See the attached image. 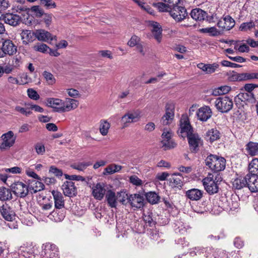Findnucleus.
Returning a JSON list of instances; mask_svg holds the SVG:
<instances>
[{
    "label": "nucleus",
    "instance_id": "f257e3e1",
    "mask_svg": "<svg viewBox=\"0 0 258 258\" xmlns=\"http://www.w3.org/2000/svg\"><path fill=\"white\" fill-rule=\"evenodd\" d=\"M220 179L221 177H219L218 174L209 173L202 180L203 185L206 191L210 195L217 193Z\"/></svg>",
    "mask_w": 258,
    "mask_h": 258
},
{
    "label": "nucleus",
    "instance_id": "f03ea898",
    "mask_svg": "<svg viewBox=\"0 0 258 258\" xmlns=\"http://www.w3.org/2000/svg\"><path fill=\"white\" fill-rule=\"evenodd\" d=\"M205 164L215 172L223 170L226 166V160L222 157L210 154L205 159Z\"/></svg>",
    "mask_w": 258,
    "mask_h": 258
},
{
    "label": "nucleus",
    "instance_id": "7ed1b4c3",
    "mask_svg": "<svg viewBox=\"0 0 258 258\" xmlns=\"http://www.w3.org/2000/svg\"><path fill=\"white\" fill-rule=\"evenodd\" d=\"M142 117L141 111L135 109L126 112L120 119L122 128L128 127L131 123L139 121Z\"/></svg>",
    "mask_w": 258,
    "mask_h": 258
},
{
    "label": "nucleus",
    "instance_id": "20e7f679",
    "mask_svg": "<svg viewBox=\"0 0 258 258\" xmlns=\"http://www.w3.org/2000/svg\"><path fill=\"white\" fill-rule=\"evenodd\" d=\"M0 150L6 151L10 149L15 143L16 137L13 132L10 131L1 136Z\"/></svg>",
    "mask_w": 258,
    "mask_h": 258
},
{
    "label": "nucleus",
    "instance_id": "39448f33",
    "mask_svg": "<svg viewBox=\"0 0 258 258\" xmlns=\"http://www.w3.org/2000/svg\"><path fill=\"white\" fill-rule=\"evenodd\" d=\"M215 105L218 111L222 113H226L232 108L233 101L231 99L227 96L219 97L215 100Z\"/></svg>",
    "mask_w": 258,
    "mask_h": 258
},
{
    "label": "nucleus",
    "instance_id": "423d86ee",
    "mask_svg": "<svg viewBox=\"0 0 258 258\" xmlns=\"http://www.w3.org/2000/svg\"><path fill=\"white\" fill-rule=\"evenodd\" d=\"M165 113L161 118V122L163 125L170 124L174 119L175 103L167 102L165 107Z\"/></svg>",
    "mask_w": 258,
    "mask_h": 258
},
{
    "label": "nucleus",
    "instance_id": "0eeeda50",
    "mask_svg": "<svg viewBox=\"0 0 258 258\" xmlns=\"http://www.w3.org/2000/svg\"><path fill=\"white\" fill-rule=\"evenodd\" d=\"M106 185L103 182L93 184L91 187V194L94 198L98 201H101L104 197L107 190Z\"/></svg>",
    "mask_w": 258,
    "mask_h": 258
},
{
    "label": "nucleus",
    "instance_id": "6e6552de",
    "mask_svg": "<svg viewBox=\"0 0 258 258\" xmlns=\"http://www.w3.org/2000/svg\"><path fill=\"white\" fill-rule=\"evenodd\" d=\"M177 5L172 7L171 10L170 11L171 16L177 22H180L185 18L187 16L186 9L182 7L179 6Z\"/></svg>",
    "mask_w": 258,
    "mask_h": 258
},
{
    "label": "nucleus",
    "instance_id": "1a4fd4ad",
    "mask_svg": "<svg viewBox=\"0 0 258 258\" xmlns=\"http://www.w3.org/2000/svg\"><path fill=\"white\" fill-rule=\"evenodd\" d=\"M180 136L182 137H188L189 134L192 133L191 125L189 124V119L186 115H182L180 120Z\"/></svg>",
    "mask_w": 258,
    "mask_h": 258
},
{
    "label": "nucleus",
    "instance_id": "9d476101",
    "mask_svg": "<svg viewBox=\"0 0 258 258\" xmlns=\"http://www.w3.org/2000/svg\"><path fill=\"white\" fill-rule=\"evenodd\" d=\"M11 187L13 192L18 197H25L28 193V185L22 182H16L12 184Z\"/></svg>",
    "mask_w": 258,
    "mask_h": 258
},
{
    "label": "nucleus",
    "instance_id": "9b49d317",
    "mask_svg": "<svg viewBox=\"0 0 258 258\" xmlns=\"http://www.w3.org/2000/svg\"><path fill=\"white\" fill-rule=\"evenodd\" d=\"M172 134L171 131L164 130L162 135V141L163 147L165 149L173 148L176 146V144L171 139Z\"/></svg>",
    "mask_w": 258,
    "mask_h": 258
},
{
    "label": "nucleus",
    "instance_id": "f8f14e48",
    "mask_svg": "<svg viewBox=\"0 0 258 258\" xmlns=\"http://www.w3.org/2000/svg\"><path fill=\"white\" fill-rule=\"evenodd\" d=\"M63 100L58 98H48L46 100V105L52 108L55 112H63Z\"/></svg>",
    "mask_w": 258,
    "mask_h": 258
},
{
    "label": "nucleus",
    "instance_id": "ddd939ff",
    "mask_svg": "<svg viewBox=\"0 0 258 258\" xmlns=\"http://www.w3.org/2000/svg\"><path fill=\"white\" fill-rule=\"evenodd\" d=\"M234 25V20L229 16H226L223 20H220L217 24V26L220 29L222 33L224 31L230 30Z\"/></svg>",
    "mask_w": 258,
    "mask_h": 258
},
{
    "label": "nucleus",
    "instance_id": "4468645a",
    "mask_svg": "<svg viewBox=\"0 0 258 258\" xmlns=\"http://www.w3.org/2000/svg\"><path fill=\"white\" fill-rule=\"evenodd\" d=\"M35 37L39 41L48 43H50L53 40H56L55 36L52 35L50 32L44 29L36 30Z\"/></svg>",
    "mask_w": 258,
    "mask_h": 258
},
{
    "label": "nucleus",
    "instance_id": "2eb2a0df",
    "mask_svg": "<svg viewBox=\"0 0 258 258\" xmlns=\"http://www.w3.org/2000/svg\"><path fill=\"white\" fill-rule=\"evenodd\" d=\"M196 114L199 120L206 121L211 117L212 111L209 106L205 105L198 110Z\"/></svg>",
    "mask_w": 258,
    "mask_h": 258
},
{
    "label": "nucleus",
    "instance_id": "dca6fc26",
    "mask_svg": "<svg viewBox=\"0 0 258 258\" xmlns=\"http://www.w3.org/2000/svg\"><path fill=\"white\" fill-rule=\"evenodd\" d=\"M247 186L249 189L253 192L258 191V175L255 174L248 173L246 175Z\"/></svg>",
    "mask_w": 258,
    "mask_h": 258
},
{
    "label": "nucleus",
    "instance_id": "f3484780",
    "mask_svg": "<svg viewBox=\"0 0 258 258\" xmlns=\"http://www.w3.org/2000/svg\"><path fill=\"white\" fill-rule=\"evenodd\" d=\"M149 25L151 28V32L155 39L160 43L162 38V29L161 26L157 22L150 21Z\"/></svg>",
    "mask_w": 258,
    "mask_h": 258
},
{
    "label": "nucleus",
    "instance_id": "a211bd4d",
    "mask_svg": "<svg viewBox=\"0 0 258 258\" xmlns=\"http://www.w3.org/2000/svg\"><path fill=\"white\" fill-rule=\"evenodd\" d=\"M190 149L192 152H197L200 146L202 144V141L197 134H189L187 137Z\"/></svg>",
    "mask_w": 258,
    "mask_h": 258
},
{
    "label": "nucleus",
    "instance_id": "6ab92c4d",
    "mask_svg": "<svg viewBox=\"0 0 258 258\" xmlns=\"http://www.w3.org/2000/svg\"><path fill=\"white\" fill-rule=\"evenodd\" d=\"M63 102V112L74 110L77 108L79 105V101L69 97L65 98Z\"/></svg>",
    "mask_w": 258,
    "mask_h": 258
},
{
    "label": "nucleus",
    "instance_id": "aec40b11",
    "mask_svg": "<svg viewBox=\"0 0 258 258\" xmlns=\"http://www.w3.org/2000/svg\"><path fill=\"white\" fill-rule=\"evenodd\" d=\"M0 212L3 217L7 221H12L15 218V214L7 204L0 207Z\"/></svg>",
    "mask_w": 258,
    "mask_h": 258
},
{
    "label": "nucleus",
    "instance_id": "412c9836",
    "mask_svg": "<svg viewBox=\"0 0 258 258\" xmlns=\"http://www.w3.org/2000/svg\"><path fill=\"white\" fill-rule=\"evenodd\" d=\"M62 189L64 195L70 197L75 196L77 194L75 183L71 181L64 182L62 185Z\"/></svg>",
    "mask_w": 258,
    "mask_h": 258
},
{
    "label": "nucleus",
    "instance_id": "4be33fe9",
    "mask_svg": "<svg viewBox=\"0 0 258 258\" xmlns=\"http://www.w3.org/2000/svg\"><path fill=\"white\" fill-rule=\"evenodd\" d=\"M44 252L46 258H58L57 247L53 244H46L44 248Z\"/></svg>",
    "mask_w": 258,
    "mask_h": 258
},
{
    "label": "nucleus",
    "instance_id": "5701e85b",
    "mask_svg": "<svg viewBox=\"0 0 258 258\" xmlns=\"http://www.w3.org/2000/svg\"><path fill=\"white\" fill-rule=\"evenodd\" d=\"M144 197L140 194L129 196V203L133 207L140 209L144 206Z\"/></svg>",
    "mask_w": 258,
    "mask_h": 258
},
{
    "label": "nucleus",
    "instance_id": "b1692460",
    "mask_svg": "<svg viewBox=\"0 0 258 258\" xmlns=\"http://www.w3.org/2000/svg\"><path fill=\"white\" fill-rule=\"evenodd\" d=\"M127 45L131 47H136V49L141 54H144V47L142 43L141 39L137 35H133L128 41Z\"/></svg>",
    "mask_w": 258,
    "mask_h": 258
},
{
    "label": "nucleus",
    "instance_id": "393cba45",
    "mask_svg": "<svg viewBox=\"0 0 258 258\" xmlns=\"http://www.w3.org/2000/svg\"><path fill=\"white\" fill-rule=\"evenodd\" d=\"M2 49L4 55L7 54L10 55H13L17 50V47L11 40L9 39L6 40L3 42Z\"/></svg>",
    "mask_w": 258,
    "mask_h": 258
},
{
    "label": "nucleus",
    "instance_id": "a878e982",
    "mask_svg": "<svg viewBox=\"0 0 258 258\" xmlns=\"http://www.w3.org/2000/svg\"><path fill=\"white\" fill-rule=\"evenodd\" d=\"M51 194L53 196L55 209L59 210L64 208V200L62 194L57 190H52Z\"/></svg>",
    "mask_w": 258,
    "mask_h": 258
},
{
    "label": "nucleus",
    "instance_id": "bb28decb",
    "mask_svg": "<svg viewBox=\"0 0 258 258\" xmlns=\"http://www.w3.org/2000/svg\"><path fill=\"white\" fill-rule=\"evenodd\" d=\"M3 19L6 23L13 26H17L21 21V18L19 16L11 13L5 15Z\"/></svg>",
    "mask_w": 258,
    "mask_h": 258
},
{
    "label": "nucleus",
    "instance_id": "cd10ccee",
    "mask_svg": "<svg viewBox=\"0 0 258 258\" xmlns=\"http://www.w3.org/2000/svg\"><path fill=\"white\" fill-rule=\"evenodd\" d=\"M21 37L23 43L28 44L29 43L32 42L36 38L35 31L32 32L28 30H24L21 33Z\"/></svg>",
    "mask_w": 258,
    "mask_h": 258
},
{
    "label": "nucleus",
    "instance_id": "c85d7f7f",
    "mask_svg": "<svg viewBox=\"0 0 258 258\" xmlns=\"http://www.w3.org/2000/svg\"><path fill=\"white\" fill-rule=\"evenodd\" d=\"M203 191L198 188H192L187 190L185 196L191 201L200 200L203 197Z\"/></svg>",
    "mask_w": 258,
    "mask_h": 258
},
{
    "label": "nucleus",
    "instance_id": "c756f323",
    "mask_svg": "<svg viewBox=\"0 0 258 258\" xmlns=\"http://www.w3.org/2000/svg\"><path fill=\"white\" fill-rule=\"evenodd\" d=\"M107 204L111 208H116L117 203V194L111 189H108L105 194Z\"/></svg>",
    "mask_w": 258,
    "mask_h": 258
},
{
    "label": "nucleus",
    "instance_id": "7c9ffc66",
    "mask_svg": "<svg viewBox=\"0 0 258 258\" xmlns=\"http://www.w3.org/2000/svg\"><path fill=\"white\" fill-rule=\"evenodd\" d=\"M28 185L29 189L34 193L42 190L44 188V185L41 182L34 179L29 180Z\"/></svg>",
    "mask_w": 258,
    "mask_h": 258
},
{
    "label": "nucleus",
    "instance_id": "2f4dec72",
    "mask_svg": "<svg viewBox=\"0 0 258 258\" xmlns=\"http://www.w3.org/2000/svg\"><path fill=\"white\" fill-rule=\"evenodd\" d=\"M213 251V249L211 248H201L199 247H195L193 250L190 252L191 256H194L197 255H200L202 253H204V256L206 257H210L211 258V253Z\"/></svg>",
    "mask_w": 258,
    "mask_h": 258
},
{
    "label": "nucleus",
    "instance_id": "473e14b6",
    "mask_svg": "<svg viewBox=\"0 0 258 258\" xmlns=\"http://www.w3.org/2000/svg\"><path fill=\"white\" fill-rule=\"evenodd\" d=\"M122 168V167L121 165L111 164L104 168L102 174L103 175L113 174L115 173L118 172Z\"/></svg>",
    "mask_w": 258,
    "mask_h": 258
},
{
    "label": "nucleus",
    "instance_id": "72a5a7b5",
    "mask_svg": "<svg viewBox=\"0 0 258 258\" xmlns=\"http://www.w3.org/2000/svg\"><path fill=\"white\" fill-rule=\"evenodd\" d=\"M206 13L199 8L193 9L190 13V16L193 19L197 21L203 20L206 17Z\"/></svg>",
    "mask_w": 258,
    "mask_h": 258
},
{
    "label": "nucleus",
    "instance_id": "f704fd0d",
    "mask_svg": "<svg viewBox=\"0 0 258 258\" xmlns=\"http://www.w3.org/2000/svg\"><path fill=\"white\" fill-rule=\"evenodd\" d=\"M230 198H228L226 196H222L220 198L219 201V207H220V209L219 210L218 212H215V209L216 208V206H214V209L213 210L214 214H218L220 213L222 210H226L227 208H229V206L228 204H229V200Z\"/></svg>",
    "mask_w": 258,
    "mask_h": 258
},
{
    "label": "nucleus",
    "instance_id": "c9c22d12",
    "mask_svg": "<svg viewBox=\"0 0 258 258\" xmlns=\"http://www.w3.org/2000/svg\"><path fill=\"white\" fill-rule=\"evenodd\" d=\"M199 31L202 33H208L212 37L218 36L222 34L221 31L215 27L201 28L199 30Z\"/></svg>",
    "mask_w": 258,
    "mask_h": 258
},
{
    "label": "nucleus",
    "instance_id": "e433bc0d",
    "mask_svg": "<svg viewBox=\"0 0 258 258\" xmlns=\"http://www.w3.org/2000/svg\"><path fill=\"white\" fill-rule=\"evenodd\" d=\"M168 4H165L162 2H159L154 4V6L158 9L160 12H169L171 10L172 8L174 5H177V4H171L167 3Z\"/></svg>",
    "mask_w": 258,
    "mask_h": 258
},
{
    "label": "nucleus",
    "instance_id": "4c0bfd02",
    "mask_svg": "<svg viewBox=\"0 0 258 258\" xmlns=\"http://www.w3.org/2000/svg\"><path fill=\"white\" fill-rule=\"evenodd\" d=\"M220 133L218 130L212 128L209 130L206 134V138L207 141L213 142L219 138Z\"/></svg>",
    "mask_w": 258,
    "mask_h": 258
},
{
    "label": "nucleus",
    "instance_id": "58836bf2",
    "mask_svg": "<svg viewBox=\"0 0 258 258\" xmlns=\"http://www.w3.org/2000/svg\"><path fill=\"white\" fill-rule=\"evenodd\" d=\"M92 163L90 161L78 162L73 163L71 167L74 169L79 171H84L88 166H90Z\"/></svg>",
    "mask_w": 258,
    "mask_h": 258
},
{
    "label": "nucleus",
    "instance_id": "ea45409f",
    "mask_svg": "<svg viewBox=\"0 0 258 258\" xmlns=\"http://www.w3.org/2000/svg\"><path fill=\"white\" fill-rule=\"evenodd\" d=\"M49 219L54 222H60L64 219L65 215L62 212H59L58 209L54 210L49 214Z\"/></svg>",
    "mask_w": 258,
    "mask_h": 258
},
{
    "label": "nucleus",
    "instance_id": "a19ab883",
    "mask_svg": "<svg viewBox=\"0 0 258 258\" xmlns=\"http://www.w3.org/2000/svg\"><path fill=\"white\" fill-rule=\"evenodd\" d=\"M232 184L233 187L236 189H240L247 185V179L246 176L245 177H239L235 179Z\"/></svg>",
    "mask_w": 258,
    "mask_h": 258
},
{
    "label": "nucleus",
    "instance_id": "79ce46f5",
    "mask_svg": "<svg viewBox=\"0 0 258 258\" xmlns=\"http://www.w3.org/2000/svg\"><path fill=\"white\" fill-rule=\"evenodd\" d=\"M247 153L251 156H255L258 153V143L249 142L246 145Z\"/></svg>",
    "mask_w": 258,
    "mask_h": 258
},
{
    "label": "nucleus",
    "instance_id": "37998d69",
    "mask_svg": "<svg viewBox=\"0 0 258 258\" xmlns=\"http://www.w3.org/2000/svg\"><path fill=\"white\" fill-rule=\"evenodd\" d=\"M231 89L229 86H222L215 88L212 91V95L214 96H219L228 93Z\"/></svg>",
    "mask_w": 258,
    "mask_h": 258
},
{
    "label": "nucleus",
    "instance_id": "c03bdc74",
    "mask_svg": "<svg viewBox=\"0 0 258 258\" xmlns=\"http://www.w3.org/2000/svg\"><path fill=\"white\" fill-rule=\"evenodd\" d=\"M110 127V124L106 120H101L99 125V131L101 135L106 136Z\"/></svg>",
    "mask_w": 258,
    "mask_h": 258
},
{
    "label": "nucleus",
    "instance_id": "a18cd8bd",
    "mask_svg": "<svg viewBox=\"0 0 258 258\" xmlns=\"http://www.w3.org/2000/svg\"><path fill=\"white\" fill-rule=\"evenodd\" d=\"M12 199L10 189L5 187H0V200L7 201Z\"/></svg>",
    "mask_w": 258,
    "mask_h": 258
},
{
    "label": "nucleus",
    "instance_id": "49530a36",
    "mask_svg": "<svg viewBox=\"0 0 258 258\" xmlns=\"http://www.w3.org/2000/svg\"><path fill=\"white\" fill-rule=\"evenodd\" d=\"M146 197L147 200L152 204H157L159 200L160 197L155 192L150 191L146 194Z\"/></svg>",
    "mask_w": 258,
    "mask_h": 258
},
{
    "label": "nucleus",
    "instance_id": "de8ad7c7",
    "mask_svg": "<svg viewBox=\"0 0 258 258\" xmlns=\"http://www.w3.org/2000/svg\"><path fill=\"white\" fill-rule=\"evenodd\" d=\"M227 79L229 81H242L241 73L230 71L227 73Z\"/></svg>",
    "mask_w": 258,
    "mask_h": 258
},
{
    "label": "nucleus",
    "instance_id": "09e8293b",
    "mask_svg": "<svg viewBox=\"0 0 258 258\" xmlns=\"http://www.w3.org/2000/svg\"><path fill=\"white\" fill-rule=\"evenodd\" d=\"M137 4L143 10L151 15H155L154 10L148 4L145 3L142 0H140Z\"/></svg>",
    "mask_w": 258,
    "mask_h": 258
},
{
    "label": "nucleus",
    "instance_id": "8fccbe9b",
    "mask_svg": "<svg viewBox=\"0 0 258 258\" xmlns=\"http://www.w3.org/2000/svg\"><path fill=\"white\" fill-rule=\"evenodd\" d=\"M249 174L258 175V158L253 159L249 165Z\"/></svg>",
    "mask_w": 258,
    "mask_h": 258
},
{
    "label": "nucleus",
    "instance_id": "3c124183",
    "mask_svg": "<svg viewBox=\"0 0 258 258\" xmlns=\"http://www.w3.org/2000/svg\"><path fill=\"white\" fill-rule=\"evenodd\" d=\"M33 48L36 51L45 53L48 52L49 47L45 44L38 43L33 46Z\"/></svg>",
    "mask_w": 258,
    "mask_h": 258
},
{
    "label": "nucleus",
    "instance_id": "603ef678",
    "mask_svg": "<svg viewBox=\"0 0 258 258\" xmlns=\"http://www.w3.org/2000/svg\"><path fill=\"white\" fill-rule=\"evenodd\" d=\"M117 201L122 203L123 205L126 204L129 202V196L124 191H120L117 193Z\"/></svg>",
    "mask_w": 258,
    "mask_h": 258
},
{
    "label": "nucleus",
    "instance_id": "864d4df0",
    "mask_svg": "<svg viewBox=\"0 0 258 258\" xmlns=\"http://www.w3.org/2000/svg\"><path fill=\"white\" fill-rule=\"evenodd\" d=\"M43 76L48 85H52L55 83L56 80L51 73L44 71L43 73Z\"/></svg>",
    "mask_w": 258,
    "mask_h": 258
},
{
    "label": "nucleus",
    "instance_id": "5fc2aeb1",
    "mask_svg": "<svg viewBox=\"0 0 258 258\" xmlns=\"http://www.w3.org/2000/svg\"><path fill=\"white\" fill-rule=\"evenodd\" d=\"M19 85H23L27 84L31 82V78L29 77L27 73H23L19 75Z\"/></svg>",
    "mask_w": 258,
    "mask_h": 258
},
{
    "label": "nucleus",
    "instance_id": "6e6d98bb",
    "mask_svg": "<svg viewBox=\"0 0 258 258\" xmlns=\"http://www.w3.org/2000/svg\"><path fill=\"white\" fill-rule=\"evenodd\" d=\"M214 257V258H229L228 254L224 250L220 249L214 250L213 249V251L211 254Z\"/></svg>",
    "mask_w": 258,
    "mask_h": 258
},
{
    "label": "nucleus",
    "instance_id": "4d7b16f0",
    "mask_svg": "<svg viewBox=\"0 0 258 258\" xmlns=\"http://www.w3.org/2000/svg\"><path fill=\"white\" fill-rule=\"evenodd\" d=\"M170 185L172 187L181 186V180L179 177L172 175L169 179Z\"/></svg>",
    "mask_w": 258,
    "mask_h": 258
},
{
    "label": "nucleus",
    "instance_id": "13d9d810",
    "mask_svg": "<svg viewBox=\"0 0 258 258\" xmlns=\"http://www.w3.org/2000/svg\"><path fill=\"white\" fill-rule=\"evenodd\" d=\"M40 4L46 9H54L57 7L56 4L52 0H40Z\"/></svg>",
    "mask_w": 258,
    "mask_h": 258
},
{
    "label": "nucleus",
    "instance_id": "bf43d9fd",
    "mask_svg": "<svg viewBox=\"0 0 258 258\" xmlns=\"http://www.w3.org/2000/svg\"><path fill=\"white\" fill-rule=\"evenodd\" d=\"M68 96L71 98H77L80 96L79 91L74 88H67L66 89Z\"/></svg>",
    "mask_w": 258,
    "mask_h": 258
},
{
    "label": "nucleus",
    "instance_id": "052dcab7",
    "mask_svg": "<svg viewBox=\"0 0 258 258\" xmlns=\"http://www.w3.org/2000/svg\"><path fill=\"white\" fill-rule=\"evenodd\" d=\"M28 97L31 99L37 100L39 99L40 96L38 93L33 89L29 88L27 91Z\"/></svg>",
    "mask_w": 258,
    "mask_h": 258
},
{
    "label": "nucleus",
    "instance_id": "680f3d73",
    "mask_svg": "<svg viewBox=\"0 0 258 258\" xmlns=\"http://www.w3.org/2000/svg\"><path fill=\"white\" fill-rule=\"evenodd\" d=\"M130 182L134 185L139 186L143 184V181L136 175H132L130 177Z\"/></svg>",
    "mask_w": 258,
    "mask_h": 258
},
{
    "label": "nucleus",
    "instance_id": "e2e57ef3",
    "mask_svg": "<svg viewBox=\"0 0 258 258\" xmlns=\"http://www.w3.org/2000/svg\"><path fill=\"white\" fill-rule=\"evenodd\" d=\"M30 252V248L25 246H22L20 247V248L18 250V254L24 256L26 258H27L28 257V254Z\"/></svg>",
    "mask_w": 258,
    "mask_h": 258
},
{
    "label": "nucleus",
    "instance_id": "0e129e2a",
    "mask_svg": "<svg viewBox=\"0 0 258 258\" xmlns=\"http://www.w3.org/2000/svg\"><path fill=\"white\" fill-rule=\"evenodd\" d=\"M255 24L253 22L250 21L246 23H243L241 24L239 29L241 31H247L250 29L253 28Z\"/></svg>",
    "mask_w": 258,
    "mask_h": 258
},
{
    "label": "nucleus",
    "instance_id": "69168bd1",
    "mask_svg": "<svg viewBox=\"0 0 258 258\" xmlns=\"http://www.w3.org/2000/svg\"><path fill=\"white\" fill-rule=\"evenodd\" d=\"M234 49L242 53L247 52L249 51L248 46L244 43L240 44V45L236 44L234 47Z\"/></svg>",
    "mask_w": 258,
    "mask_h": 258
},
{
    "label": "nucleus",
    "instance_id": "338daca9",
    "mask_svg": "<svg viewBox=\"0 0 258 258\" xmlns=\"http://www.w3.org/2000/svg\"><path fill=\"white\" fill-rule=\"evenodd\" d=\"M229 208H227L226 211L229 212H234L236 211L239 207V204L237 201H233L231 198L229 202Z\"/></svg>",
    "mask_w": 258,
    "mask_h": 258
},
{
    "label": "nucleus",
    "instance_id": "774afa93",
    "mask_svg": "<svg viewBox=\"0 0 258 258\" xmlns=\"http://www.w3.org/2000/svg\"><path fill=\"white\" fill-rule=\"evenodd\" d=\"M31 11L33 12L36 17H40L43 15L44 12L39 6H35L31 8Z\"/></svg>",
    "mask_w": 258,
    "mask_h": 258
}]
</instances>
